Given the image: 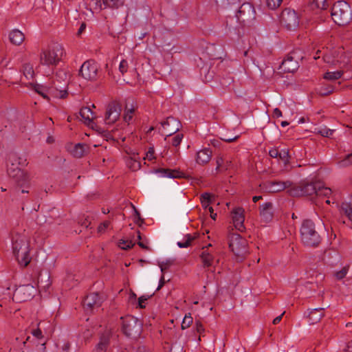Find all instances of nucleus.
Wrapping results in <instances>:
<instances>
[{
  "mask_svg": "<svg viewBox=\"0 0 352 352\" xmlns=\"http://www.w3.org/2000/svg\"><path fill=\"white\" fill-rule=\"evenodd\" d=\"M23 74L28 80L32 79L34 76L33 66L30 63L24 64L23 66Z\"/></svg>",
  "mask_w": 352,
  "mask_h": 352,
  "instance_id": "37",
  "label": "nucleus"
},
{
  "mask_svg": "<svg viewBox=\"0 0 352 352\" xmlns=\"http://www.w3.org/2000/svg\"><path fill=\"white\" fill-rule=\"evenodd\" d=\"M332 194V190L329 188L324 187L318 184L317 190L316 195L317 197H329V196Z\"/></svg>",
  "mask_w": 352,
  "mask_h": 352,
  "instance_id": "35",
  "label": "nucleus"
},
{
  "mask_svg": "<svg viewBox=\"0 0 352 352\" xmlns=\"http://www.w3.org/2000/svg\"><path fill=\"white\" fill-rule=\"evenodd\" d=\"M278 157L284 162L285 164L289 163V155L288 149H282L279 151Z\"/></svg>",
  "mask_w": 352,
  "mask_h": 352,
  "instance_id": "48",
  "label": "nucleus"
},
{
  "mask_svg": "<svg viewBox=\"0 0 352 352\" xmlns=\"http://www.w3.org/2000/svg\"><path fill=\"white\" fill-rule=\"evenodd\" d=\"M85 146V144L78 143L74 146H70L68 149L74 157L80 158L84 156L86 153Z\"/></svg>",
  "mask_w": 352,
  "mask_h": 352,
  "instance_id": "32",
  "label": "nucleus"
},
{
  "mask_svg": "<svg viewBox=\"0 0 352 352\" xmlns=\"http://www.w3.org/2000/svg\"><path fill=\"white\" fill-rule=\"evenodd\" d=\"M10 42L15 45H20L25 40L24 34L18 29H14L9 33Z\"/></svg>",
  "mask_w": 352,
  "mask_h": 352,
  "instance_id": "29",
  "label": "nucleus"
},
{
  "mask_svg": "<svg viewBox=\"0 0 352 352\" xmlns=\"http://www.w3.org/2000/svg\"><path fill=\"white\" fill-rule=\"evenodd\" d=\"M159 266L161 269V272H162V274H164L165 270L168 268L170 266V263H161L159 264Z\"/></svg>",
  "mask_w": 352,
  "mask_h": 352,
  "instance_id": "58",
  "label": "nucleus"
},
{
  "mask_svg": "<svg viewBox=\"0 0 352 352\" xmlns=\"http://www.w3.org/2000/svg\"><path fill=\"white\" fill-rule=\"evenodd\" d=\"M344 74V69L335 72H327L324 74L323 78L329 80H336L342 77Z\"/></svg>",
  "mask_w": 352,
  "mask_h": 352,
  "instance_id": "34",
  "label": "nucleus"
},
{
  "mask_svg": "<svg viewBox=\"0 0 352 352\" xmlns=\"http://www.w3.org/2000/svg\"><path fill=\"white\" fill-rule=\"evenodd\" d=\"M128 68V62L126 60H122L119 65V71L122 73V74H124L127 72Z\"/></svg>",
  "mask_w": 352,
  "mask_h": 352,
  "instance_id": "52",
  "label": "nucleus"
},
{
  "mask_svg": "<svg viewBox=\"0 0 352 352\" xmlns=\"http://www.w3.org/2000/svg\"><path fill=\"white\" fill-rule=\"evenodd\" d=\"M298 67V63L292 56H287L282 62L280 68V69L287 73H293Z\"/></svg>",
  "mask_w": 352,
  "mask_h": 352,
  "instance_id": "23",
  "label": "nucleus"
},
{
  "mask_svg": "<svg viewBox=\"0 0 352 352\" xmlns=\"http://www.w3.org/2000/svg\"><path fill=\"white\" fill-rule=\"evenodd\" d=\"M162 126L166 135L170 136L179 131L180 122L173 117H168L162 122Z\"/></svg>",
  "mask_w": 352,
  "mask_h": 352,
  "instance_id": "16",
  "label": "nucleus"
},
{
  "mask_svg": "<svg viewBox=\"0 0 352 352\" xmlns=\"http://www.w3.org/2000/svg\"><path fill=\"white\" fill-rule=\"evenodd\" d=\"M280 21L287 30H293L298 25L299 18L294 10L285 8L280 14Z\"/></svg>",
  "mask_w": 352,
  "mask_h": 352,
  "instance_id": "8",
  "label": "nucleus"
},
{
  "mask_svg": "<svg viewBox=\"0 0 352 352\" xmlns=\"http://www.w3.org/2000/svg\"><path fill=\"white\" fill-rule=\"evenodd\" d=\"M284 313H285V312H283V313L282 314H280V316H278L276 317V318L273 320V324H278V323L280 322V320H281V319H282V317H283V316Z\"/></svg>",
  "mask_w": 352,
  "mask_h": 352,
  "instance_id": "62",
  "label": "nucleus"
},
{
  "mask_svg": "<svg viewBox=\"0 0 352 352\" xmlns=\"http://www.w3.org/2000/svg\"><path fill=\"white\" fill-rule=\"evenodd\" d=\"M352 164V153L347 155L344 159L338 161L339 167H346Z\"/></svg>",
  "mask_w": 352,
  "mask_h": 352,
  "instance_id": "44",
  "label": "nucleus"
},
{
  "mask_svg": "<svg viewBox=\"0 0 352 352\" xmlns=\"http://www.w3.org/2000/svg\"><path fill=\"white\" fill-rule=\"evenodd\" d=\"M200 201L201 203V206L204 209H209V207H211V195L208 192H204L200 196Z\"/></svg>",
  "mask_w": 352,
  "mask_h": 352,
  "instance_id": "39",
  "label": "nucleus"
},
{
  "mask_svg": "<svg viewBox=\"0 0 352 352\" xmlns=\"http://www.w3.org/2000/svg\"><path fill=\"white\" fill-rule=\"evenodd\" d=\"M349 266L346 265L343 267L342 269L340 270V271L336 272L334 274L337 280H342V278H344L346 276L349 272Z\"/></svg>",
  "mask_w": 352,
  "mask_h": 352,
  "instance_id": "45",
  "label": "nucleus"
},
{
  "mask_svg": "<svg viewBox=\"0 0 352 352\" xmlns=\"http://www.w3.org/2000/svg\"><path fill=\"white\" fill-rule=\"evenodd\" d=\"M127 166L130 169L135 171L140 168L141 164L138 160L130 158L127 160Z\"/></svg>",
  "mask_w": 352,
  "mask_h": 352,
  "instance_id": "43",
  "label": "nucleus"
},
{
  "mask_svg": "<svg viewBox=\"0 0 352 352\" xmlns=\"http://www.w3.org/2000/svg\"><path fill=\"white\" fill-rule=\"evenodd\" d=\"M135 107L133 104H126L124 113V120L126 122L129 123L133 118Z\"/></svg>",
  "mask_w": 352,
  "mask_h": 352,
  "instance_id": "33",
  "label": "nucleus"
},
{
  "mask_svg": "<svg viewBox=\"0 0 352 352\" xmlns=\"http://www.w3.org/2000/svg\"><path fill=\"white\" fill-rule=\"evenodd\" d=\"M65 56V51L62 44L53 43L41 50L39 54V63L43 66L53 67L56 66Z\"/></svg>",
  "mask_w": 352,
  "mask_h": 352,
  "instance_id": "2",
  "label": "nucleus"
},
{
  "mask_svg": "<svg viewBox=\"0 0 352 352\" xmlns=\"http://www.w3.org/2000/svg\"><path fill=\"white\" fill-rule=\"evenodd\" d=\"M335 87L331 85H325L322 86L318 91L321 96H328L334 91Z\"/></svg>",
  "mask_w": 352,
  "mask_h": 352,
  "instance_id": "41",
  "label": "nucleus"
},
{
  "mask_svg": "<svg viewBox=\"0 0 352 352\" xmlns=\"http://www.w3.org/2000/svg\"><path fill=\"white\" fill-rule=\"evenodd\" d=\"M158 173L164 177L177 178L179 177V173L175 170L160 169L158 170Z\"/></svg>",
  "mask_w": 352,
  "mask_h": 352,
  "instance_id": "38",
  "label": "nucleus"
},
{
  "mask_svg": "<svg viewBox=\"0 0 352 352\" xmlns=\"http://www.w3.org/2000/svg\"><path fill=\"white\" fill-rule=\"evenodd\" d=\"M121 106L116 102H110L106 109L104 121L106 124H112L115 123L120 116Z\"/></svg>",
  "mask_w": 352,
  "mask_h": 352,
  "instance_id": "11",
  "label": "nucleus"
},
{
  "mask_svg": "<svg viewBox=\"0 0 352 352\" xmlns=\"http://www.w3.org/2000/svg\"><path fill=\"white\" fill-rule=\"evenodd\" d=\"M147 298L144 296H140L138 298V306L140 308H144L145 307V302L147 300Z\"/></svg>",
  "mask_w": 352,
  "mask_h": 352,
  "instance_id": "55",
  "label": "nucleus"
},
{
  "mask_svg": "<svg viewBox=\"0 0 352 352\" xmlns=\"http://www.w3.org/2000/svg\"><path fill=\"white\" fill-rule=\"evenodd\" d=\"M98 65L94 60H88L81 65L79 73L80 75L87 80H95L98 76Z\"/></svg>",
  "mask_w": 352,
  "mask_h": 352,
  "instance_id": "9",
  "label": "nucleus"
},
{
  "mask_svg": "<svg viewBox=\"0 0 352 352\" xmlns=\"http://www.w3.org/2000/svg\"><path fill=\"white\" fill-rule=\"evenodd\" d=\"M247 241L240 234L233 233L230 236L229 247L238 256H243L247 252Z\"/></svg>",
  "mask_w": 352,
  "mask_h": 352,
  "instance_id": "6",
  "label": "nucleus"
},
{
  "mask_svg": "<svg viewBox=\"0 0 352 352\" xmlns=\"http://www.w3.org/2000/svg\"><path fill=\"white\" fill-rule=\"evenodd\" d=\"M216 171L221 172L230 168L232 166V159L228 156L219 155L216 160Z\"/></svg>",
  "mask_w": 352,
  "mask_h": 352,
  "instance_id": "25",
  "label": "nucleus"
},
{
  "mask_svg": "<svg viewBox=\"0 0 352 352\" xmlns=\"http://www.w3.org/2000/svg\"><path fill=\"white\" fill-rule=\"evenodd\" d=\"M208 211H209V212H210V217H211L213 220H216V218H217V214L214 212V210H213L212 207H209Z\"/></svg>",
  "mask_w": 352,
  "mask_h": 352,
  "instance_id": "61",
  "label": "nucleus"
},
{
  "mask_svg": "<svg viewBox=\"0 0 352 352\" xmlns=\"http://www.w3.org/2000/svg\"><path fill=\"white\" fill-rule=\"evenodd\" d=\"M109 343V333H105L102 334L100 338L99 342L96 346L93 352H106Z\"/></svg>",
  "mask_w": 352,
  "mask_h": 352,
  "instance_id": "30",
  "label": "nucleus"
},
{
  "mask_svg": "<svg viewBox=\"0 0 352 352\" xmlns=\"http://www.w3.org/2000/svg\"><path fill=\"white\" fill-rule=\"evenodd\" d=\"M260 216L263 223H270L274 217V210L272 204L266 202L260 206Z\"/></svg>",
  "mask_w": 352,
  "mask_h": 352,
  "instance_id": "18",
  "label": "nucleus"
},
{
  "mask_svg": "<svg viewBox=\"0 0 352 352\" xmlns=\"http://www.w3.org/2000/svg\"><path fill=\"white\" fill-rule=\"evenodd\" d=\"M324 60L330 65L338 66L340 69H344L349 63V57L342 47L335 49L329 54H326L324 56Z\"/></svg>",
  "mask_w": 352,
  "mask_h": 352,
  "instance_id": "5",
  "label": "nucleus"
},
{
  "mask_svg": "<svg viewBox=\"0 0 352 352\" xmlns=\"http://www.w3.org/2000/svg\"><path fill=\"white\" fill-rule=\"evenodd\" d=\"M12 248L18 264L23 267L28 266L32 258L30 254V239L25 231L21 233L16 232L13 234Z\"/></svg>",
  "mask_w": 352,
  "mask_h": 352,
  "instance_id": "1",
  "label": "nucleus"
},
{
  "mask_svg": "<svg viewBox=\"0 0 352 352\" xmlns=\"http://www.w3.org/2000/svg\"><path fill=\"white\" fill-rule=\"evenodd\" d=\"M315 132L323 137L329 138L333 135L334 130L328 129L326 126H322L315 129Z\"/></svg>",
  "mask_w": 352,
  "mask_h": 352,
  "instance_id": "40",
  "label": "nucleus"
},
{
  "mask_svg": "<svg viewBox=\"0 0 352 352\" xmlns=\"http://www.w3.org/2000/svg\"><path fill=\"white\" fill-rule=\"evenodd\" d=\"M279 151L277 148H272L269 151V155L273 158L278 157Z\"/></svg>",
  "mask_w": 352,
  "mask_h": 352,
  "instance_id": "56",
  "label": "nucleus"
},
{
  "mask_svg": "<svg viewBox=\"0 0 352 352\" xmlns=\"http://www.w3.org/2000/svg\"><path fill=\"white\" fill-rule=\"evenodd\" d=\"M301 241L309 247L317 246L320 242V237L315 228L314 223L309 220H304L300 228Z\"/></svg>",
  "mask_w": 352,
  "mask_h": 352,
  "instance_id": "4",
  "label": "nucleus"
},
{
  "mask_svg": "<svg viewBox=\"0 0 352 352\" xmlns=\"http://www.w3.org/2000/svg\"><path fill=\"white\" fill-rule=\"evenodd\" d=\"M137 237H138V245L140 248H142V249L148 250V248L147 246V243H145L144 241H141L142 236H141V233H140V231L137 232Z\"/></svg>",
  "mask_w": 352,
  "mask_h": 352,
  "instance_id": "54",
  "label": "nucleus"
},
{
  "mask_svg": "<svg viewBox=\"0 0 352 352\" xmlns=\"http://www.w3.org/2000/svg\"><path fill=\"white\" fill-rule=\"evenodd\" d=\"M195 325L197 333L201 335L204 332V327L203 324L199 322H196Z\"/></svg>",
  "mask_w": 352,
  "mask_h": 352,
  "instance_id": "57",
  "label": "nucleus"
},
{
  "mask_svg": "<svg viewBox=\"0 0 352 352\" xmlns=\"http://www.w3.org/2000/svg\"><path fill=\"white\" fill-rule=\"evenodd\" d=\"M311 6L320 9H326L328 6L327 0H312Z\"/></svg>",
  "mask_w": 352,
  "mask_h": 352,
  "instance_id": "47",
  "label": "nucleus"
},
{
  "mask_svg": "<svg viewBox=\"0 0 352 352\" xmlns=\"http://www.w3.org/2000/svg\"><path fill=\"white\" fill-rule=\"evenodd\" d=\"M8 174L10 177L16 179L18 183L26 182L30 179V177L28 173L24 172L14 164H12L10 167H8Z\"/></svg>",
  "mask_w": 352,
  "mask_h": 352,
  "instance_id": "15",
  "label": "nucleus"
},
{
  "mask_svg": "<svg viewBox=\"0 0 352 352\" xmlns=\"http://www.w3.org/2000/svg\"><path fill=\"white\" fill-rule=\"evenodd\" d=\"M212 151L209 148H204L197 153L196 161L198 164H207L211 159Z\"/></svg>",
  "mask_w": 352,
  "mask_h": 352,
  "instance_id": "31",
  "label": "nucleus"
},
{
  "mask_svg": "<svg viewBox=\"0 0 352 352\" xmlns=\"http://www.w3.org/2000/svg\"><path fill=\"white\" fill-rule=\"evenodd\" d=\"M265 2L268 8L275 10L281 5L283 0H265Z\"/></svg>",
  "mask_w": 352,
  "mask_h": 352,
  "instance_id": "46",
  "label": "nucleus"
},
{
  "mask_svg": "<svg viewBox=\"0 0 352 352\" xmlns=\"http://www.w3.org/2000/svg\"><path fill=\"white\" fill-rule=\"evenodd\" d=\"M272 116L274 118H278L282 116V112L278 108H275L272 113Z\"/></svg>",
  "mask_w": 352,
  "mask_h": 352,
  "instance_id": "59",
  "label": "nucleus"
},
{
  "mask_svg": "<svg viewBox=\"0 0 352 352\" xmlns=\"http://www.w3.org/2000/svg\"><path fill=\"white\" fill-rule=\"evenodd\" d=\"M324 309L323 308H317L313 309L309 311L307 318L308 322L309 324H314L320 321V320L324 317Z\"/></svg>",
  "mask_w": 352,
  "mask_h": 352,
  "instance_id": "28",
  "label": "nucleus"
},
{
  "mask_svg": "<svg viewBox=\"0 0 352 352\" xmlns=\"http://www.w3.org/2000/svg\"><path fill=\"white\" fill-rule=\"evenodd\" d=\"M255 11L254 7L249 3H244L239 10V19L243 21H250L254 19Z\"/></svg>",
  "mask_w": 352,
  "mask_h": 352,
  "instance_id": "17",
  "label": "nucleus"
},
{
  "mask_svg": "<svg viewBox=\"0 0 352 352\" xmlns=\"http://www.w3.org/2000/svg\"><path fill=\"white\" fill-rule=\"evenodd\" d=\"M102 304V299L100 296L96 293L89 294L84 300V306L90 309L100 307Z\"/></svg>",
  "mask_w": 352,
  "mask_h": 352,
  "instance_id": "26",
  "label": "nucleus"
},
{
  "mask_svg": "<svg viewBox=\"0 0 352 352\" xmlns=\"http://www.w3.org/2000/svg\"><path fill=\"white\" fill-rule=\"evenodd\" d=\"M292 186V182L289 181L280 182L273 181L266 184L265 188L270 192H278Z\"/></svg>",
  "mask_w": 352,
  "mask_h": 352,
  "instance_id": "19",
  "label": "nucleus"
},
{
  "mask_svg": "<svg viewBox=\"0 0 352 352\" xmlns=\"http://www.w3.org/2000/svg\"><path fill=\"white\" fill-rule=\"evenodd\" d=\"M34 290V287L29 285L22 286L15 291L14 295L16 298H19L22 301H26L32 298V294L30 291L33 292Z\"/></svg>",
  "mask_w": 352,
  "mask_h": 352,
  "instance_id": "24",
  "label": "nucleus"
},
{
  "mask_svg": "<svg viewBox=\"0 0 352 352\" xmlns=\"http://www.w3.org/2000/svg\"><path fill=\"white\" fill-rule=\"evenodd\" d=\"M331 18L338 25H345L352 19L351 6L344 1L335 3L331 8Z\"/></svg>",
  "mask_w": 352,
  "mask_h": 352,
  "instance_id": "3",
  "label": "nucleus"
},
{
  "mask_svg": "<svg viewBox=\"0 0 352 352\" xmlns=\"http://www.w3.org/2000/svg\"><path fill=\"white\" fill-rule=\"evenodd\" d=\"M69 81V74L65 70L60 69L56 72V80L54 82V86L59 85L61 86V88H58V89H64L66 90V87Z\"/></svg>",
  "mask_w": 352,
  "mask_h": 352,
  "instance_id": "27",
  "label": "nucleus"
},
{
  "mask_svg": "<svg viewBox=\"0 0 352 352\" xmlns=\"http://www.w3.org/2000/svg\"><path fill=\"white\" fill-rule=\"evenodd\" d=\"M80 223L82 226L87 228L90 224V221L87 219H85V221L83 222H81Z\"/></svg>",
  "mask_w": 352,
  "mask_h": 352,
  "instance_id": "64",
  "label": "nucleus"
},
{
  "mask_svg": "<svg viewBox=\"0 0 352 352\" xmlns=\"http://www.w3.org/2000/svg\"><path fill=\"white\" fill-rule=\"evenodd\" d=\"M211 246V244H208L204 247L200 254L201 261L204 268L212 267L214 263H219V258H217L215 256L216 252L209 249Z\"/></svg>",
  "mask_w": 352,
  "mask_h": 352,
  "instance_id": "12",
  "label": "nucleus"
},
{
  "mask_svg": "<svg viewBox=\"0 0 352 352\" xmlns=\"http://www.w3.org/2000/svg\"><path fill=\"white\" fill-rule=\"evenodd\" d=\"M122 320V331L127 336L138 334L140 331V323L137 318L132 316L121 318Z\"/></svg>",
  "mask_w": 352,
  "mask_h": 352,
  "instance_id": "10",
  "label": "nucleus"
},
{
  "mask_svg": "<svg viewBox=\"0 0 352 352\" xmlns=\"http://www.w3.org/2000/svg\"><path fill=\"white\" fill-rule=\"evenodd\" d=\"M53 330V325L50 321H41L36 329L31 330V333L36 338L41 339L43 338V331L47 335H50Z\"/></svg>",
  "mask_w": 352,
  "mask_h": 352,
  "instance_id": "14",
  "label": "nucleus"
},
{
  "mask_svg": "<svg viewBox=\"0 0 352 352\" xmlns=\"http://www.w3.org/2000/svg\"><path fill=\"white\" fill-rule=\"evenodd\" d=\"M245 210L241 207L234 208L231 212L234 226L240 232L245 230Z\"/></svg>",
  "mask_w": 352,
  "mask_h": 352,
  "instance_id": "13",
  "label": "nucleus"
},
{
  "mask_svg": "<svg viewBox=\"0 0 352 352\" xmlns=\"http://www.w3.org/2000/svg\"><path fill=\"white\" fill-rule=\"evenodd\" d=\"M135 245V242L132 240H124L121 239L118 242V246L122 250H128L133 248Z\"/></svg>",
  "mask_w": 352,
  "mask_h": 352,
  "instance_id": "42",
  "label": "nucleus"
},
{
  "mask_svg": "<svg viewBox=\"0 0 352 352\" xmlns=\"http://www.w3.org/2000/svg\"><path fill=\"white\" fill-rule=\"evenodd\" d=\"M155 159V157L154 148L153 147H149L148 150L146 153V155L144 157V160L151 162V161H153Z\"/></svg>",
  "mask_w": 352,
  "mask_h": 352,
  "instance_id": "50",
  "label": "nucleus"
},
{
  "mask_svg": "<svg viewBox=\"0 0 352 352\" xmlns=\"http://www.w3.org/2000/svg\"><path fill=\"white\" fill-rule=\"evenodd\" d=\"M80 115L84 122V123L94 128L95 125L94 120L96 119V116H94V112L91 111L90 107H84L80 109Z\"/></svg>",
  "mask_w": 352,
  "mask_h": 352,
  "instance_id": "21",
  "label": "nucleus"
},
{
  "mask_svg": "<svg viewBox=\"0 0 352 352\" xmlns=\"http://www.w3.org/2000/svg\"><path fill=\"white\" fill-rule=\"evenodd\" d=\"M164 283H165L164 276V274H162L160 279L159 285L157 288V290H160L164 286Z\"/></svg>",
  "mask_w": 352,
  "mask_h": 352,
  "instance_id": "60",
  "label": "nucleus"
},
{
  "mask_svg": "<svg viewBox=\"0 0 352 352\" xmlns=\"http://www.w3.org/2000/svg\"><path fill=\"white\" fill-rule=\"evenodd\" d=\"M61 86L56 85L55 87H45L41 85H36L34 90L36 93L43 96V98L49 99L48 95L59 98H64L67 96V92L64 89H58Z\"/></svg>",
  "mask_w": 352,
  "mask_h": 352,
  "instance_id": "7",
  "label": "nucleus"
},
{
  "mask_svg": "<svg viewBox=\"0 0 352 352\" xmlns=\"http://www.w3.org/2000/svg\"><path fill=\"white\" fill-rule=\"evenodd\" d=\"M95 3V9H102L101 0H92ZM102 4L104 6V8H118L123 6L124 0H102Z\"/></svg>",
  "mask_w": 352,
  "mask_h": 352,
  "instance_id": "22",
  "label": "nucleus"
},
{
  "mask_svg": "<svg viewBox=\"0 0 352 352\" xmlns=\"http://www.w3.org/2000/svg\"><path fill=\"white\" fill-rule=\"evenodd\" d=\"M192 323V318L189 315H186L183 319V321L182 322V329H185L186 328H188L190 325Z\"/></svg>",
  "mask_w": 352,
  "mask_h": 352,
  "instance_id": "49",
  "label": "nucleus"
},
{
  "mask_svg": "<svg viewBox=\"0 0 352 352\" xmlns=\"http://www.w3.org/2000/svg\"><path fill=\"white\" fill-rule=\"evenodd\" d=\"M346 351L347 352H352V340L349 341V342L346 343Z\"/></svg>",
  "mask_w": 352,
  "mask_h": 352,
  "instance_id": "63",
  "label": "nucleus"
},
{
  "mask_svg": "<svg viewBox=\"0 0 352 352\" xmlns=\"http://www.w3.org/2000/svg\"><path fill=\"white\" fill-rule=\"evenodd\" d=\"M318 184L303 183L301 184L296 190L298 192L295 194L300 196H310L316 195Z\"/></svg>",
  "mask_w": 352,
  "mask_h": 352,
  "instance_id": "20",
  "label": "nucleus"
},
{
  "mask_svg": "<svg viewBox=\"0 0 352 352\" xmlns=\"http://www.w3.org/2000/svg\"><path fill=\"white\" fill-rule=\"evenodd\" d=\"M110 226V221H105L100 223L98 227V233H104L105 230L109 227Z\"/></svg>",
  "mask_w": 352,
  "mask_h": 352,
  "instance_id": "53",
  "label": "nucleus"
},
{
  "mask_svg": "<svg viewBox=\"0 0 352 352\" xmlns=\"http://www.w3.org/2000/svg\"><path fill=\"white\" fill-rule=\"evenodd\" d=\"M195 236L186 234L181 241L177 242V245L181 248H188L191 245L192 242L195 239Z\"/></svg>",
  "mask_w": 352,
  "mask_h": 352,
  "instance_id": "36",
  "label": "nucleus"
},
{
  "mask_svg": "<svg viewBox=\"0 0 352 352\" xmlns=\"http://www.w3.org/2000/svg\"><path fill=\"white\" fill-rule=\"evenodd\" d=\"M183 138V135L180 133L176 134L171 140V144L174 146H177L181 144Z\"/></svg>",
  "mask_w": 352,
  "mask_h": 352,
  "instance_id": "51",
  "label": "nucleus"
}]
</instances>
